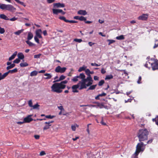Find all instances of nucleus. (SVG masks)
Segmentation results:
<instances>
[{
	"mask_svg": "<svg viewBox=\"0 0 158 158\" xmlns=\"http://www.w3.org/2000/svg\"><path fill=\"white\" fill-rule=\"evenodd\" d=\"M148 134L149 132L146 129L139 130L137 134L139 141L142 142L147 140Z\"/></svg>",
	"mask_w": 158,
	"mask_h": 158,
	"instance_id": "1",
	"label": "nucleus"
},
{
	"mask_svg": "<svg viewBox=\"0 0 158 158\" xmlns=\"http://www.w3.org/2000/svg\"><path fill=\"white\" fill-rule=\"evenodd\" d=\"M77 79L79 78L82 80L81 81H79L78 84H80V87L79 88V90H81L84 89H86L87 87L89 86V85H87V84H86V82H87V81L85 80L86 79L85 78V76L83 73H81L80 74L79 76H76Z\"/></svg>",
	"mask_w": 158,
	"mask_h": 158,
	"instance_id": "2",
	"label": "nucleus"
},
{
	"mask_svg": "<svg viewBox=\"0 0 158 158\" xmlns=\"http://www.w3.org/2000/svg\"><path fill=\"white\" fill-rule=\"evenodd\" d=\"M0 8L2 10H6L12 12H14L16 8L12 5L0 3Z\"/></svg>",
	"mask_w": 158,
	"mask_h": 158,
	"instance_id": "3",
	"label": "nucleus"
},
{
	"mask_svg": "<svg viewBox=\"0 0 158 158\" xmlns=\"http://www.w3.org/2000/svg\"><path fill=\"white\" fill-rule=\"evenodd\" d=\"M86 74L88 76V77L85 80V81H87L88 82L87 83V85H92L93 82V80L90 75V71L89 69H86L85 70Z\"/></svg>",
	"mask_w": 158,
	"mask_h": 158,
	"instance_id": "4",
	"label": "nucleus"
},
{
	"mask_svg": "<svg viewBox=\"0 0 158 158\" xmlns=\"http://www.w3.org/2000/svg\"><path fill=\"white\" fill-rule=\"evenodd\" d=\"M145 146L143 143L141 142L138 143L136 146V150L135 153V156H138L140 152L143 151V149H142V148Z\"/></svg>",
	"mask_w": 158,
	"mask_h": 158,
	"instance_id": "5",
	"label": "nucleus"
},
{
	"mask_svg": "<svg viewBox=\"0 0 158 158\" xmlns=\"http://www.w3.org/2000/svg\"><path fill=\"white\" fill-rule=\"evenodd\" d=\"M52 91L57 93H60L62 92V90L60 89L57 83H55L51 86Z\"/></svg>",
	"mask_w": 158,
	"mask_h": 158,
	"instance_id": "6",
	"label": "nucleus"
},
{
	"mask_svg": "<svg viewBox=\"0 0 158 158\" xmlns=\"http://www.w3.org/2000/svg\"><path fill=\"white\" fill-rule=\"evenodd\" d=\"M67 68L66 67L61 68L60 66H57L55 69V71L56 73H64Z\"/></svg>",
	"mask_w": 158,
	"mask_h": 158,
	"instance_id": "7",
	"label": "nucleus"
},
{
	"mask_svg": "<svg viewBox=\"0 0 158 158\" xmlns=\"http://www.w3.org/2000/svg\"><path fill=\"white\" fill-rule=\"evenodd\" d=\"M68 82V81L67 80L62 81L60 83H57L58 85L59 88L60 89H64L66 85H65L67 84Z\"/></svg>",
	"mask_w": 158,
	"mask_h": 158,
	"instance_id": "8",
	"label": "nucleus"
},
{
	"mask_svg": "<svg viewBox=\"0 0 158 158\" xmlns=\"http://www.w3.org/2000/svg\"><path fill=\"white\" fill-rule=\"evenodd\" d=\"M151 66H152V69L153 70L158 69V60H156L155 62L153 63H151Z\"/></svg>",
	"mask_w": 158,
	"mask_h": 158,
	"instance_id": "9",
	"label": "nucleus"
},
{
	"mask_svg": "<svg viewBox=\"0 0 158 158\" xmlns=\"http://www.w3.org/2000/svg\"><path fill=\"white\" fill-rule=\"evenodd\" d=\"M32 116V115H30L25 118L23 119L24 122V123H29L32 121L33 120V119L31 117Z\"/></svg>",
	"mask_w": 158,
	"mask_h": 158,
	"instance_id": "10",
	"label": "nucleus"
},
{
	"mask_svg": "<svg viewBox=\"0 0 158 158\" xmlns=\"http://www.w3.org/2000/svg\"><path fill=\"white\" fill-rule=\"evenodd\" d=\"M80 84H77V85H73L72 87V88L73 89L72 92L73 93H78L79 91L77 89L79 88L80 87Z\"/></svg>",
	"mask_w": 158,
	"mask_h": 158,
	"instance_id": "11",
	"label": "nucleus"
},
{
	"mask_svg": "<svg viewBox=\"0 0 158 158\" xmlns=\"http://www.w3.org/2000/svg\"><path fill=\"white\" fill-rule=\"evenodd\" d=\"M53 13L54 14L57 15L59 13H61L62 15H64L65 14V12H64L62 10L57 9H52Z\"/></svg>",
	"mask_w": 158,
	"mask_h": 158,
	"instance_id": "12",
	"label": "nucleus"
},
{
	"mask_svg": "<svg viewBox=\"0 0 158 158\" xmlns=\"http://www.w3.org/2000/svg\"><path fill=\"white\" fill-rule=\"evenodd\" d=\"M148 17V15L147 14H143L139 16L138 19L139 20H140L143 21H146L147 20Z\"/></svg>",
	"mask_w": 158,
	"mask_h": 158,
	"instance_id": "13",
	"label": "nucleus"
},
{
	"mask_svg": "<svg viewBox=\"0 0 158 158\" xmlns=\"http://www.w3.org/2000/svg\"><path fill=\"white\" fill-rule=\"evenodd\" d=\"M53 6L54 7L56 8L64 7L65 6V5L63 3H54L53 4Z\"/></svg>",
	"mask_w": 158,
	"mask_h": 158,
	"instance_id": "14",
	"label": "nucleus"
},
{
	"mask_svg": "<svg viewBox=\"0 0 158 158\" xmlns=\"http://www.w3.org/2000/svg\"><path fill=\"white\" fill-rule=\"evenodd\" d=\"M41 33L42 30L41 29L36 30L35 31L36 35L35 36L38 37L39 38H42V37L41 35Z\"/></svg>",
	"mask_w": 158,
	"mask_h": 158,
	"instance_id": "15",
	"label": "nucleus"
},
{
	"mask_svg": "<svg viewBox=\"0 0 158 158\" xmlns=\"http://www.w3.org/2000/svg\"><path fill=\"white\" fill-rule=\"evenodd\" d=\"M77 13L79 15H85L87 14V13L86 11L85 10H80L78 11Z\"/></svg>",
	"mask_w": 158,
	"mask_h": 158,
	"instance_id": "16",
	"label": "nucleus"
},
{
	"mask_svg": "<svg viewBox=\"0 0 158 158\" xmlns=\"http://www.w3.org/2000/svg\"><path fill=\"white\" fill-rule=\"evenodd\" d=\"M33 35L32 33L31 32H29L27 35V40H31L33 38Z\"/></svg>",
	"mask_w": 158,
	"mask_h": 158,
	"instance_id": "17",
	"label": "nucleus"
},
{
	"mask_svg": "<svg viewBox=\"0 0 158 158\" xmlns=\"http://www.w3.org/2000/svg\"><path fill=\"white\" fill-rule=\"evenodd\" d=\"M17 53V51L15 52L13 54V55L9 58V60L10 61L14 59L15 58V56H16Z\"/></svg>",
	"mask_w": 158,
	"mask_h": 158,
	"instance_id": "18",
	"label": "nucleus"
},
{
	"mask_svg": "<svg viewBox=\"0 0 158 158\" xmlns=\"http://www.w3.org/2000/svg\"><path fill=\"white\" fill-rule=\"evenodd\" d=\"M18 58L20 60L23 59L24 58V56L22 52H19L18 54Z\"/></svg>",
	"mask_w": 158,
	"mask_h": 158,
	"instance_id": "19",
	"label": "nucleus"
},
{
	"mask_svg": "<svg viewBox=\"0 0 158 158\" xmlns=\"http://www.w3.org/2000/svg\"><path fill=\"white\" fill-rule=\"evenodd\" d=\"M11 62L9 61L6 63V65H8L6 68V69L7 70H9L10 69L13 68L11 64Z\"/></svg>",
	"mask_w": 158,
	"mask_h": 158,
	"instance_id": "20",
	"label": "nucleus"
},
{
	"mask_svg": "<svg viewBox=\"0 0 158 158\" xmlns=\"http://www.w3.org/2000/svg\"><path fill=\"white\" fill-rule=\"evenodd\" d=\"M66 77L63 75H61L59 77V78L58 79L54 81H53L54 82H58L61 80H63Z\"/></svg>",
	"mask_w": 158,
	"mask_h": 158,
	"instance_id": "21",
	"label": "nucleus"
},
{
	"mask_svg": "<svg viewBox=\"0 0 158 158\" xmlns=\"http://www.w3.org/2000/svg\"><path fill=\"white\" fill-rule=\"evenodd\" d=\"M0 18L6 20H9V19L4 14H1L0 15Z\"/></svg>",
	"mask_w": 158,
	"mask_h": 158,
	"instance_id": "22",
	"label": "nucleus"
},
{
	"mask_svg": "<svg viewBox=\"0 0 158 158\" xmlns=\"http://www.w3.org/2000/svg\"><path fill=\"white\" fill-rule=\"evenodd\" d=\"M29 40L26 41V42L29 45V46L32 47L35 45V44H34L32 42L29 41Z\"/></svg>",
	"mask_w": 158,
	"mask_h": 158,
	"instance_id": "23",
	"label": "nucleus"
},
{
	"mask_svg": "<svg viewBox=\"0 0 158 158\" xmlns=\"http://www.w3.org/2000/svg\"><path fill=\"white\" fill-rule=\"evenodd\" d=\"M8 72L9 73L12 74L14 73H16L18 71V69L17 68H15L11 70H9Z\"/></svg>",
	"mask_w": 158,
	"mask_h": 158,
	"instance_id": "24",
	"label": "nucleus"
},
{
	"mask_svg": "<svg viewBox=\"0 0 158 158\" xmlns=\"http://www.w3.org/2000/svg\"><path fill=\"white\" fill-rule=\"evenodd\" d=\"M113 77V76L112 75H107L105 78V80H110L111 79H112Z\"/></svg>",
	"mask_w": 158,
	"mask_h": 158,
	"instance_id": "25",
	"label": "nucleus"
},
{
	"mask_svg": "<svg viewBox=\"0 0 158 158\" xmlns=\"http://www.w3.org/2000/svg\"><path fill=\"white\" fill-rule=\"evenodd\" d=\"M90 87L87 90H94L96 88V87L97 86V85H90Z\"/></svg>",
	"mask_w": 158,
	"mask_h": 158,
	"instance_id": "26",
	"label": "nucleus"
},
{
	"mask_svg": "<svg viewBox=\"0 0 158 158\" xmlns=\"http://www.w3.org/2000/svg\"><path fill=\"white\" fill-rule=\"evenodd\" d=\"M38 72L35 70L33 71L30 73V76L31 77L35 76L38 74Z\"/></svg>",
	"mask_w": 158,
	"mask_h": 158,
	"instance_id": "27",
	"label": "nucleus"
},
{
	"mask_svg": "<svg viewBox=\"0 0 158 158\" xmlns=\"http://www.w3.org/2000/svg\"><path fill=\"white\" fill-rule=\"evenodd\" d=\"M23 29L18 30L17 31L14 32V34L16 35H19L21 33L23 32Z\"/></svg>",
	"mask_w": 158,
	"mask_h": 158,
	"instance_id": "28",
	"label": "nucleus"
},
{
	"mask_svg": "<svg viewBox=\"0 0 158 158\" xmlns=\"http://www.w3.org/2000/svg\"><path fill=\"white\" fill-rule=\"evenodd\" d=\"M97 105L100 108H103L104 103H100L99 102H97Z\"/></svg>",
	"mask_w": 158,
	"mask_h": 158,
	"instance_id": "29",
	"label": "nucleus"
},
{
	"mask_svg": "<svg viewBox=\"0 0 158 158\" xmlns=\"http://www.w3.org/2000/svg\"><path fill=\"white\" fill-rule=\"evenodd\" d=\"M20 65L21 67H23L28 66V64L27 62L21 63Z\"/></svg>",
	"mask_w": 158,
	"mask_h": 158,
	"instance_id": "30",
	"label": "nucleus"
},
{
	"mask_svg": "<svg viewBox=\"0 0 158 158\" xmlns=\"http://www.w3.org/2000/svg\"><path fill=\"white\" fill-rule=\"evenodd\" d=\"M116 39L118 40H124L125 39V38L124 36V35H121L119 36H118L116 37Z\"/></svg>",
	"mask_w": 158,
	"mask_h": 158,
	"instance_id": "31",
	"label": "nucleus"
},
{
	"mask_svg": "<svg viewBox=\"0 0 158 158\" xmlns=\"http://www.w3.org/2000/svg\"><path fill=\"white\" fill-rule=\"evenodd\" d=\"M15 1L18 3L20 4L24 7H25L26 6V4L23 2H21L19 0H15Z\"/></svg>",
	"mask_w": 158,
	"mask_h": 158,
	"instance_id": "32",
	"label": "nucleus"
},
{
	"mask_svg": "<svg viewBox=\"0 0 158 158\" xmlns=\"http://www.w3.org/2000/svg\"><path fill=\"white\" fill-rule=\"evenodd\" d=\"M152 120L153 122H155L156 124L158 126V115L156 118H153Z\"/></svg>",
	"mask_w": 158,
	"mask_h": 158,
	"instance_id": "33",
	"label": "nucleus"
},
{
	"mask_svg": "<svg viewBox=\"0 0 158 158\" xmlns=\"http://www.w3.org/2000/svg\"><path fill=\"white\" fill-rule=\"evenodd\" d=\"M151 64L149 62H147L146 64H145L144 66L146 67L149 69L150 68V66H151Z\"/></svg>",
	"mask_w": 158,
	"mask_h": 158,
	"instance_id": "34",
	"label": "nucleus"
},
{
	"mask_svg": "<svg viewBox=\"0 0 158 158\" xmlns=\"http://www.w3.org/2000/svg\"><path fill=\"white\" fill-rule=\"evenodd\" d=\"M44 75L45 76H47V77L45 78V79H50L51 78V77H52L51 75L49 73H47L45 74H44Z\"/></svg>",
	"mask_w": 158,
	"mask_h": 158,
	"instance_id": "35",
	"label": "nucleus"
},
{
	"mask_svg": "<svg viewBox=\"0 0 158 158\" xmlns=\"http://www.w3.org/2000/svg\"><path fill=\"white\" fill-rule=\"evenodd\" d=\"M9 73L8 72V71L7 72L5 73H4L2 75V74L1 73V76L2 77V79H4L6 76L8 75L9 74Z\"/></svg>",
	"mask_w": 158,
	"mask_h": 158,
	"instance_id": "36",
	"label": "nucleus"
},
{
	"mask_svg": "<svg viewBox=\"0 0 158 158\" xmlns=\"http://www.w3.org/2000/svg\"><path fill=\"white\" fill-rule=\"evenodd\" d=\"M43 128L44 130H46L50 128V127L51 126V124H47Z\"/></svg>",
	"mask_w": 158,
	"mask_h": 158,
	"instance_id": "37",
	"label": "nucleus"
},
{
	"mask_svg": "<svg viewBox=\"0 0 158 158\" xmlns=\"http://www.w3.org/2000/svg\"><path fill=\"white\" fill-rule=\"evenodd\" d=\"M59 19H60L62 20H63L64 21H65V22H66V23H67L68 20L66 19V18L64 17V16H60L59 17Z\"/></svg>",
	"mask_w": 158,
	"mask_h": 158,
	"instance_id": "38",
	"label": "nucleus"
},
{
	"mask_svg": "<svg viewBox=\"0 0 158 158\" xmlns=\"http://www.w3.org/2000/svg\"><path fill=\"white\" fill-rule=\"evenodd\" d=\"M40 106L38 103H37L36 104L32 106V107L33 108V109H37Z\"/></svg>",
	"mask_w": 158,
	"mask_h": 158,
	"instance_id": "39",
	"label": "nucleus"
},
{
	"mask_svg": "<svg viewBox=\"0 0 158 158\" xmlns=\"http://www.w3.org/2000/svg\"><path fill=\"white\" fill-rule=\"evenodd\" d=\"M158 46V40H156L155 42L154 45L153 47L154 48H155Z\"/></svg>",
	"mask_w": 158,
	"mask_h": 158,
	"instance_id": "40",
	"label": "nucleus"
},
{
	"mask_svg": "<svg viewBox=\"0 0 158 158\" xmlns=\"http://www.w3.org/2000/svg\"><path fill=\"white\" fill-rule=\"evenodd\" d=\"M104 83V80H101L98 82V85L99 86H102Z\"/></svg>",
	"mask_w": 158,
	"mask_h": 158,
	"instance_id": "41",
	"label": "nucleus"
},
{
	"mask_svg": "<svg viewBox=\"0 0 158 158\" xmlns=\"http://www.w3.org/2000/svg\"><path fill=\"white\" fill-rule=\"evenodd\" d=\"M107 41L109 42L108 45H110L111 44L115 42V40H108Z\"/></svg>",
	"mask_w": 158,
	"mask_h": 158,
	"instance_id": "42",
	"label": "nucleus"
},
{
	"mask_svg": "<svg viewBox=\"0 0 158 158\" xmlns=\"http://www.w3.org/2000/svg\"><path fill=\"white\" fill-rule=\"evenodd\" d=\"M79 20L81 21H84L86 20V18L83 16H81L79 17Z\"/></svg>",
	"mask_w": 158,
	"mask_h": 158,
	"instance_id": "43",
	"label": "nucleus"
},
{
	"mask_svg": "<svg viewBox=\"0 0 158 158\" xmlns=\"http://www.w3.org/2000/svg\"><path fill=\"white\" fill-rule=\"evenodd\" d=\"M73 41H74L77 42L78 43H80L82 41V40L81 39H74Z\"/></svg>",
	"mask_w": 158,
	"mask_h": 158,
	"instance_id": "44",
	"label": "nucleus"
},
{
	"mask_svg": "<svg viewBox=\"0 0 158 158\" xmlns=\"http://www.w3.org/2000/svg\"><path fill=\"white\" fill-rule=\"evenodd\" d=\"M55 116L54 115H46L45 117L46 118H49V119H52L54 117H55Z\"/></svg>",
	"mask_w": 158,
	"mask_h": 158,
	"instance_id": "45",
	"label": "nucleus"
},
{
	"mask_svg": "<svg viewBox=\"0 0 158 158\" xmlns=\"http://www.w3.org/2000/svg\"><path fill=\"white\" fill-rule=\"evenodd\" d=\"M85 67H80L78 71L79 72H81L82 71L85 70Z\"/></svg>",
	"mask_w": 158,
	"mask_h": 158,
	"instance_id": "46",
	"label": "nucleus"
},
{
	"mask_svg": "<svg viewBox=\"0 0 158 158\" xmlns=\"http://www.w3.org/2000/svg\"><path fill=\"white\" fill-rule=\"evenodd\" d=\"M20 61V60L19 58H17L15 59L14 61H13V63H17L18 64L19 63Z\"/></svg>",
	"mask_w": 158,
	"mask_h": 158,
	"instance_id": "47",
	"label": "nucleus"
},
{
	"mask_svg": "<svg viewBox=\"0 0 158 158\" xmlns=\"http://www.w3.org/2000/svg\"><path fill=\"white\" fill-rule=\"evenodd\" d=\"M39 38L38 37L35 36L34 37V40L35 41L37 42V43L39 44L40 43L39 42Z\"/></svg>",
	"mask_w": 158,
	"mask_h": 158,
	"instance_id": "48",
	"label": "nucleus"
},
{
	"mask_svg": "<svg viewBox=\"0 0 158 158\" xmlns=\"http://www.w3.org/2000/svg\"><path fill=\"white\" fill-rule=\"evenodd\" d=\"M5 29L3 28H2L0 27V34H2L5 32Z\"/></svg>",
	"mask_w": 158,
	"mask_h": 158,
	"instance_id": "49",
	"label": "nucleus"
},
{
	"mask_svg": "<svg viewBox=\"0 0 158 158\" xmlns=\"http://www.w3.org/2000/svg\"><path fill=\"white\" fill-rule=\"evenodd\" d=\"M78 80L77 76H75L72 79V81L73 82H76Z\"/></svg>",
	"mask_w": 158,
	"mask_h": 158,
	"instance_id": "50",
	"label": "nucleus"
},
{
	"mask_svg": "<svg viewBox=\"0 0 158 158\" xmlns=\"http://www.w3.org/2000/svg\"><path fill=\"white\" fill-rule=\"evenodd\" d=\"M142 80V77L141 76H139V79L138 80L137 82L138 84H139L141 83V81Z\"/></svg>",
	"mask_w": 158,
	"mask_h": 158,
	"instance_id": "51",
	"label": "nucleus"
},
{
	"mask_svg": "<svg viewBox=\"0 0 158 158\" xmlns=\"http://www.w3.org/2000/svg\"><path fill=\"white\" fill-rule=\"evenodd\" d=\"M29 106L30 107H32V102L31 100L29 101L28 103Z\"/></svg>",
	"mask_w": 158,
	"mask_h": 158,
	"instance_id": "52",
	"label": "nucleus"
},
{
	"mask_svg": "<svg viewBox=\"0 0 158 158\" xmlns=\"http://www.w3.org/2000/svg\"><path fill=\"white\" fill-rule=\"evenodd\" d=\"M91 65L92 66H100L101 64H96L95 63H91Z\"/></svg>",
	"mask_w": 158,
	"mask_h": 158,
	"instance_id": "53",
	"label": "nucleus"
},
{
	"mask_svg": "<svg viewBox=\"0 0 158 158\" xmlns=\"http://www.w3.org/2000/svg\"><path fill=\"white\" fill-rule=\"evenodd\" d=\"M77 22V21L75 20H68L67 22V23H76Z\"/></svg>",
	"mask_w": 158,
	"mask_h": 158,
	"instance_id": "54",
	"label": "nucleus"
},
{
	"mask_svg": "<svg viewBox=\"0 0 158 158\" xmlns=\"http://www.w3.org/2000/svg\"><path fill=\"white\" fill-rule=\"evenodd\" d=\"M41 55V54H38L37 55H35L34 56V58H40Z\"/></svg>",
	"mask_w": 158,
	"mask_h": 158,
	"instance_id": "55",
	"label": "nucleus"
},
{
	"mask_svg": "<svg viewBox=\"0 0 158 158\" xmlns=\"http://www.w3.org/2000/svg\"><path fill=\"white\" fill-rule=\"evenodd\" d=\"M100 123L103 125H106V123H105L103 121V119L102 117V120L101 121Z\"/></svg>",
	"mask_w": 158,
	"mask_h": 158,
	"instance_id": "56",
	"label": "nucleus"
},
{
	"mask_svg": "<svg viewBox=\"0 0 158 158\" xmlns=\"http://www.w3.org/2000/svg\"><path fill=\"white\" fill-rule=\"evenodd\" d=\"M46 154V153L44 151H42L40 153V156H43Z\"/></svg>",
	"mask_w": 158,
	"mask_h": 158,
	"instance_id": "57",
	"label": "nucleus"
},
{
	"mask_svg": "<svg viewBox=\"0 0 158 158\" xmlns=\"http://www.w3.org/2000/svg\"><path fill=\"white\" fill-rule=\"evenodd\" d=\"M58 108L60 110H61V111L62 110H64V109L63 108V107L62 106H57Z\"/></svg>",
	"mask_w": 158,
	"mask_h": 158,
	"instance_id": "58",
	"label": "nucleus"
},
{
	"mask_svg": "<svg viewBox=\"0 0 158 158\" xmlns=\"http://www.w3.org/2000/svg\"><path fill=\"white\" fill-rule=\"evenodd\" d=\"M17 19V18H16L14 17L11 19H9V20H10V21H13L16 20Z\"/></svg>",
	"mask_w": 158,
	"mask_h": 158,
	"instance_id": "59",
	"label": "nucleus"
},
{
	"mask_svg": "<svg viewBox=\"0 0 158 158\" xmlns=\"http://www.w3.org/2000/svg\"><path fill=\"white\" fill-rule=\"evenodd\" d=\"M71 128L73 131H75L76 130V127L75 125H72Z\"/></svg>",
	"mask_w": 158,
	"mask_h": 158,
	"instance_id": "60",
	"label": "nucleus"
},
{
	"mask_svg": "<svg viewBox=\"0 0 158 158\" xmlns=\"http://www.w3.org/2000/svg\"><path fill=\"white\" fill-rule=\"evenodd\" d=\"M106 73V70L104 69V68H102L101 70V73L102 74H104Z\"/></svg>",
	"mask_w": 158,
	"mask_h": 158,
	"instance_id": "61",
	"label": "nucleus"
},
{
	"mask_svg": "<svg viewBox=\"0 0 158 158\" xmlns=\"http://www.w3.org/2000/svg\"><path fill=\"white\" fill-rule=\"evenodd\" d=\"M47 2L48 3H51L55 1V0H47Z\"/></svg>",
	"mask_w": 158,
	"mask_h": 158,
	"instance_id": "62",
	"label": "nucleus"
},
{
	"mask_svg": "<svg viewBox=\"0 0 158 158\" xmlns=\"http://www.w3.org/2000/svg\"><path fill=\"white\" fill-rule=\"evenodd\" d=\"M106 94L105 93H102L101 94H99V96H100V97H102V96H106Z\"/></svg>",
	"mask_w": 158,
	"mask_h": 158,
	"instance_id": "63",
	"label": "nucleus"
},
{
	"mask_svg": "<svg viewBox=\"0 0 158 158\" xmlns=\"http://www.w3.org/2000/svg\"><path fill=\"white\" fill-rule=\"evenodd\" d=\"M94 79L95 81H98L99 80V77L97 76H94Z\"/></svg>",
	"mask_w": 158,
	"mask_h": 158,
	"instance_id": "64",
	"label": "nucleus"
}]
</instances>
